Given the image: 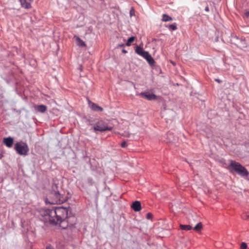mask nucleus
<instances>
[{"instance_id":"obj_16","label":"nucleus","mask_w":249,"mask_h":249,"mask_svg":"<svg viewBox=\"0 0 249 249\" xmlns=\"http://www.w3.org/2000/svg\"><path fill=\"white\" fill-rule=\"evenodd\" d=\"M180 228L183 230L189 231L190 230L192 227L190 225H180Z\"/></svg>"},{"instance_id":"obj_7","label":"nucleus","mask_w":249,"mask_h":249,"mask_svg":"<svg viewBox=\"0 0 249 249\" xmlns=\"http://www.w3.org/2000/svg\"><path fill=\"white\" fill-rule=\"evenodd\" d=\"M131 208L135 212H139L142 209L141 202L139 201H135L131 205Z\"/></svg>"},{"instance_id":"obj_25","label":"nucleus","mask_w":249,"mask_h":249,"mask_svg":"<svg viewBox=\"0 0 249 249\" xmlns=\"http://www.w3.org/2000/svg\"><path fill=\"white\" fill-rule=\"evenodd\" d=\"M245 17L247 18L249 17V10L245 13Z\"/></svg>"},{"instance_id":"obj_23","label":"nucleus","mask_w":249,"mask_h":249,"mask_svg":"<svg viewBox=\"0 0 249 249\" xmlns=\"http://www.w3.org/2000/svg\"><path fill=\"white\" fill-rule=\"evenodd\" d=\"M153 217V215L151 213H148L146 214V218H152Z\"/></svg>"},{"instance_id":"obj_9","label":"nucleus","mask_w":249,"mask_h":249,"mask_svg":"<svg viewBox=\"0 0 249 249\" xmlns=\"http://www.w3.org/2000/svg\"><path fill=\"white\" fill-rule=\"evenodd\" d=\"M34 108L36 110L41 113H44L47 110V107L43 105H35Z\"/></svg>"},{"instance_id":"obj_32","label":"nucleus","mask_w":249,"mask_h":249,"mask_svg":"<svg viewBox=\"0 0 249 249\" xmlns=\"http://www.w3.org/2000/svg\"><path fill=\"white\" fill-rule=\"evenodd\" d=\"M47 249H51L50 248H47Z\"/></svg>"},{"instance_id":"obj_19","label":"nucleus","mask_w":249,"mask_h":249,"mask_svg":"<svg viewBox=\"0 0 249 249\" xmlns=\"http://www.w3.org/2000/svg\"><path fill=\"white\" fill-rule=\"evenodd\" d=\"M202 227V224L200 222L198 223L194 228V230L196 231H198Z\"/></svg>"},{"instance_id":"obj_24","label":"nucleus","mask_w":249,"mask_h":249,"mask_svg":"<svg viewBox=\"0 0 249 249\" xmlns=\"http://www.w3.org/2000/svg\"><path fill=\"white\" fill-rule=\"evenodd\" d=\"M126 142L124 141V142H122L121 146L122 147H126Z\"/></svg>"},{"instance_id":"obj_33","label":"nucleus","mask_w":249,"mask_h":249,"mask_svg":"<svg viewBox=\"0 0 249 249\" xmlns=\"http://www.w3.org/2000/svg\"><path fill=\"white\" fill-rule=\"evenodd\" d=\"M56 218H60V217H58V216H57V217H56Z\"/></svg>"},{"instance_id":"obj_6","label":"nucleus","mask_w":249,"mask_h":249,"mask_svg":"<svg viewBox=\"0 0 249 249\" xmlns=\"http://www.w3.org/2000/svg\"><path fill=\"white\" fill-rule=\"evenodd\" d=\"M139 95L141 97L145 98L149 101L157 99V96L155 94L148 91L141 92L140 93Z\"/></svg>"},{"instance_id":"obj_5","label":"nucleus","mask_w":249,"mask_h":249,"mask_svg":"<svg viewBox=\"0 0 249 249\" xmlns=\"http://www.w3.org/2000/svg\"><path fill=\"white\" fill-rule=\"evenodd\" d=\"M43 222L45 224L46 226H57L58 224L62 222L65 220L62 219H43Z\"/></svg>"},{"instance_id":"obj_17","label":"nucleus","mask_w":249,"mask_h":249,"mask_svg":"<svg viewBox=\"0 0 249 249\" xmlns=\"http://www.w3.org/2000/svg\"><path fill=\"white\" fill-rule=\"evenodd\" d=\"M212 4L211 2H209V4H207V5L205 7V10L207 12H209L210 10H212Z\"/></svg>"},{"instance_id":"obj_3","label":"nucleus","mask_w":249,"mask_h":249,"mask_svg":"<svg viewBox=\"0 0 249 249\" xmlns=\"http://www.w3.org/2000/svg\"><path fill=\"white\" fill-rule=\"evenodd\" d=\"M15 149L20 155H27L29 149L26 143L23 142H18L15 144Z\"/></svg>"},{"instance_id":"obj_30","label":"nucleus","mask_w":249,"mask_h":249,"mask_svg":"<svg viewBox=\"0 0 249 249\" xmlns=\"http://www.w3.org/2000/svg\"><path fill=\"white\" fill-rule=\"evenodd\" d=\"M131 13H132V11L131 10V11H130V14H131Z\"/></svg>"},{"instance_id":"obj_15","label":"nucleus","mask_w":249,"mask_h":249,"mask_svg":"<svg viewBox=\"0 0 249 249\" xmlns=\"http://www.w3.org/2000/svg\"><path fill=\"white\" fill-rule=\"evenodd\" d=\"M135 39V36H131V37H129L127 40V42L126 43V45L127 46H130L131 43L134 41Z\"/></svg>"},{"instance_id":"obj_14","label":"nucleus","mask_w":249,"mask_h":249,"mask_svg":"<svg viewBox=\"0 0 249 249\" xmlns=\"http://www.w3.org/2000/svg\"><path fill=\"white\" fill-rule=\"evenodd\" d=\"M172 18L170 17L169 16L166 15V14H163L162 15V21L164 22H167L172 20Z\"/></svg>"},{"instance_id":"obj_20","label":"nucleus","mask_w":249,"mask_h":249,"mask_svg":"<svg viewBox=\"0 0 249 249\" xmlns=\"http://www.w3.org/2000/svg\"><path fill=\"white\" fill-rule=\"evenodd\" d=\"M148 54H149V53L148 52L143 51L142 52V53L140 55L143 57V58H145Z\"/></svg>"},{"instance_id":"obj_11","label":"nucleus","mask_w":249,"mask_h":249,"mask_svg":"<svg viewBox=\"0 0 249 249\" xmlns=\"http://www.w3.org/2000/svg\"><path fill=\"white\" fill-rule=\"evenodd\" d=\"M90 107L93 110L96 111H102L103 110L102 107H99V106L93 103L91 104Z\"/></svg>"},{"instance_id":"obj_22","label":"nucleus","mask_w":249,"mask_h":249,"mask_svg":"<svg viewBox=\"0 0 249 249\" xmlns=\"http://www.w3.org/2000/svg\"><path fill=\"white\" fill-rule=\"evenodd\" d=\"M247 248V245L245 243H242L241 245V249H246Z\"/></svg>"},{"instance_id":"obj_1","label":"nucleus","mask_w":249,"mask_h":249,"mask_svg":"<svg viewBox=\"0 0 249 249\" xmlns=\"http://www.w3.org/2000/svg\"><path fill=\"white\" fill-rule=\"evenodd\" d=\"M66 201V197L58 191L57 186L53 185L52 190L46 198V202L51 204H61Z\"/></svg>"},{"instance_id":"obj_8","label":"nucleus","mask_w":249,"mask_h":249,"mask_svg":"<svg viewBox=\"0 0 249 249\" xmlns=\"http://www.w3.org/2000/svg\"><path fill=\"white\" fill-rule=\"evenodd\" d=\"M13 142V139L11 137L4 138L3 139L4 144L8 147H11L12 146Z\"/></svg>"},{"instance_id":"obj_10","label":"nucleus","mask_w":249,"mask_h":249,"mask_svg":"<svg viewBox=\"0 0 249 249\" xmlns=\"http://www.w3.org/2000/svg\"><path fill=\"white\" fill-rule=\"evenodd\" d=\"M74 38H75L77 45L78 46L82 47L86 46V44L85 42L84 41H83L82 39H81L79 36H74Z\"/></svg>"},{"instance_id":"obj_28","label":"nucleus","mask_w":249,"mask_h":249,"mask_svg":"<svg viewBox=\"0 0 249 249\" xmlns=\"http://www.w3.org/2000/svg\"><path fill=\"white\" fill-rule=\"evenodd\" d=\"M119 46H120V47H124V44L119 45Z\"/></svg>"},{"instance_id":"obj_18","label":"nucleus","mask_w":249,"mask_h":249,"mask_svg":"<svg viewBox=\"0 0 249 249\" xmlns=\"http://www.w3.org/2000/svg\"><path fill=\"white\" fill-rule=\"evenodd\" d=\"M144 50L140 46H137L135 49V52L139 55L142 53Z\"/></svg>"},{"instance_id":"obj_21","label":"nucleus","mask_w":249,"mask_h":249,"mask_svg":"<svg viewBox=\"0 0 249 249\" xmlns=\"http://www.w3.org/2000/svg\"><path fill=\"white\" fill-rule=\"evenodd\" d=\"M168 28L169 29H171L172 30H176L177 29V27L176 25L174 24H170L168 26Z\"/></svg>"},{"instance_id":"obj_29","label":"nucleus","mask_w":249,"mask_h":249,"mask_svg":"<svg viewBox=\"0 0 249 249\" xmlns=\"http://www.w3.org/2000/svg\"><path fill=\"white\" fill-rule=\"evenodd\" d=\"M216 81L217 82H220V81H219V80H218V79H216Z\"/></svg>"},{"instance_id":"obj_4","label":"nucleus","mask_w":249,"mask_h":249,"mask_svg":"<svg viewBox=\"0 0 249 249\" xmlns=\"http://www.w3.org/2000/svg\"><path fill=\"white\" fill-rule=\"evenodd\" d=\"M113 126L108 125L105 121L103 120L99 121L93 126L94 131L103 132L107 130H111Z\"/></svg>"},{"instance_id":"obj_26","label":"nucleus","mask_w":249,"mask_h":249,"mask_svg":"<svg viewBox=\"0 0 249 249\" xmlns=\"http://www.w3.org/2000/svg\"><path fill=\"white\" fill-rule=\"evenodd\" d=\"M122 52H123V53H126L127 52V51L124 50V49L123 50Z\"/></svg>"},{"instance_id":"obj_31","label":"nucleus","mask_w":249,"mask_h":249,"mask_svg":"<svg viewBox=\"0 0 249 249\" xmlns=\"http://www.w3.org/2000/svg\"><path fill=\"white\" fill-rule=\"evenodd\" d=\"M131 13H132V11L131 10V11H130V14H131Z\"/></svg>"},{"instance_id":"obj_13","label":"nucleus","mask_w":249,"mask_h":249,"mask_svg":"<svg viewBox=\"0 0 249 249\" xmlns=\"http://www.w3.org/2000/svg\"><path fill=\"white\" fill-rule=\"evenodd\" d=\"M145 59L147 61L150 65H153L154 64L155 61L149 53Z\"/></svg>"},{"instance_id":"obj_2","label":"nucleus","mask_w":249,"mask_h":249,"mask_svg":"<svg viewBox=\"0 0 249 249\" xmlns=\"http://www.w3.org/2000/svg\"><path fill=\"white\" fill-rule=\"evenodd\" d=\"M230 169L234 170L238 175L242 177H247L249 175V172L248 170L238 162L235 161L231 160L230 165L229 166Z\"/></svg>"},{"instance_id":"obj_27","label":"nucleus","mask_w":249,"mask_h":249,"mask_svg":"<svg viewBox=\"0 0 249 249\" xmlns=\"http://www.w3.org/2000/svg\"><path fill=\"white\" fill-rule=\"evenodd\" d=\"M3 157V155L2 154H0V159H1Z\"/></svg>"},{"instance_id":"obj_12","label":"nucleus","mask_w":249,"mask_h":249,"mask_svg":"<svg viewBox=\"0 0 249 249\" xmlns=\"http://www.w3.org/2000/svg\"><path fill=\"white\" fill-rule=\"evenodd\" d=\"M20 2L22 7L26 9H29L31 7V4L28 2L26 0H20Z\"/></svg>"}]
</instances>
